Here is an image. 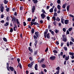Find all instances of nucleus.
<instances>
[{"mask_svg": "<svg viewBox=\"0 0 74 74\" xmlns=\"http://www.w3.org/2000/svg\"><path fill=\"white\" fill-rule=\"evenodd\" d=\"M3 5V4H1L0 7V11L1 12H3L4 11V7Z\"/></svg>", "mask_w": 74, "mask_h": 74, "instance_id": "obj_1", "label": "nucleus"}, {"mask_svg": "<svg viewBox=\"0 0 74 74\" xmlns=\"http://www.w3.org/2000/svg\"><path fill=\"white\" fill-rule=\"evenodd\" d=\"M55 59H56V57L54 56H51L50 58V59L51 60H54Z\"/></svg>", "mask_w": 74, "mask_h": 74, "instance_id": "obj_2", "label": "nucleus"}, {"mask_svg": "<svg viewBox=\"0 0 74 74\" xmlns=\"http://www.w3.org/2000/svg\"><path fill=\"white\" fill-rule=\"evenodd\" d=\"M60 67L59 66H58L56 68V69L57 70L56 72V73H57V74H59V71L60 70Z\"/></svg>", "mask_w": 74, "mask_h": 74, "instance_id": "obj_3", "label": "nucleus"}, {"mask_svg": "<svg viewBox=\"0 0 74 74\" xmlns=\"http://www.w3.org/2000/svg\"><path fill=\"white\" fill-rule=\"evenodd\" d=\"M35 6H33L32 8V12L33 14L34 12V11H35Z\"/></svg>", "mask_w": 74, "mask_h": 74, "instance_id": "obj_4", "label": "nucleus"}, {"mask_svg": "<svg viewBox=\"0 0 74 74\" xmlns=\"http://www.w3.org/2000/svg\"><path fill=\"white\" fill-rule=\"evenodd\" d=\"M41 16L42 19H44V18L46 17V15H45L44 13L42 14L41 15Z\"/></svg>", "mask_w": 74, "mask_h": 74, "instance_id": "obj_5", "label": "nucleus"}, {"mask_svg": "<svg viewBox=\"0 0 74 74\" xmlns=\"http://www.w3.org/2000/svg\"><path fill=\"white\" fill-rule=\"evenodd\" d=\"M35 34L36 35V36L37 37H39V36L40 35V34H39V33L38 32H35Z\"/></svg>", "mask_w": 74, "mask_h": 74, "instance_id": "obj_6", "label": "nucleus"}, {"mask_svg": "<svg viewBox=\"0 0 74 74\" xmlns=\"http://www.w3.org/2000/svg\"><path fill=\"white\" fill-rule=\"evenodd\" d=\"M14 26L15 27H14L13 28L14 30V31H16V30H17V26L15 24H14Z\"/></svg>", "mask_w": 74, "mask_h": 74, "instance_id": "obj_7", "label": "nucleus"}, {"mask_svg": "<svg viewBox=\"0 0 74 74\" xmlns=\"http://www.w3.org/2000/svg\"><path fill=\"white\" fill-rule=\"evenodd\" d=\"M64 23L66 25H67L68 23H69V20H66L64 21Z\"/></svg>", "mask_w": 74, "mask_h": 74, "instance_id": "obj_8", "label": "nucleus"}, {"mask_svg": "<svg viewBox=\"0 0 74 74\" xmlns=\"http://www.w3.org/2000/svg\"><path fill=\"white\" fill-rule=\"evenodd\" d=\"M69 56H66L65 58V60H68L69 59Z\"/></svg>", "mask_w": 74, "mask_h": 74, "instance_id": "obj_9", "label": "nucleus"}, {"mask_svg": "<svg viewBox=\"0 0 74 74\" xmlns=\"http://www.w3.org/2000/svg\"><path fill=\"white\" fill-rule=\"evenodd\" d=\"M47 33H48V32H45L44 33V36L45 38H47Z\"/></svg>", "mask_w": 74, "mask_h": 74, "instance_id": "obj_10", "label": "nucleus"}, {"mask_svg": "<svg viewBox=\"0 0 74 74\" xmlns=\"http://www.w3.org/2000/svg\"><path fill=\"white\" fill-rule=\"evenodd\" d=\"M29 51H30V52H31V53H33V50L32 49L31 47H29Z\"/></svg>", "mask_w": 74, "mask_h": 74, "instance_id": "obj_11", "label": "nucleus"}, {"mask_svg": "<svg viewBox=\"0 0 74 74\" xmlns=\"http://www.w3.org/2000/svg\"><path fill=\"white\" fill-rule=\"evenodd\" d=\"M47 38H50V35L49 33H48L47 34Z\"/></svg>", "mask_w": 74, "mask_h": 74, "instance_id": "obj_12", "label": "nucleus"}, {"mask_svg": "<svg viewBox=\"0 0 74 74\" xmlns=\"http://www.w3.org/2000/svg\"><path fill=\"white\" fill-rule=\"evenodd\" d=\"M16 22L17 23V25H20V23H19V22L18 19H16Z\"/></svg>", "mask_w": 74, "mask_h": 74, "instance_id": "obj_13", "label": "nucleus"}, {"mask_svg": "<svg viewBox=\"0 0 74 74\" xmlns=\"http://www.w3.org/2000/svg\"><path fill=\"white\" fill-rule=\"evenodd\" d=\"M61 7L60 6V5H58L57 6V8H58V10H61Z\"/></svg>", "mask_w": 74, "mask_h": 74, "instance_id": "obj_14", "label": "nucleus"}, {"mask_svg": "<svg viewBox=\"0 0 74 74\" xmlns=\"http://www.w3.org/2000/svg\"><path fill=\"white\" fill-rule=\"evenodd\" d=\"M12 21L13 22H16V19L15 18H13L12 20Z\"/></svg>", "mask_w": 74, "mask_h": 74, "instance_id": "obj_15", "label": "nucleus"}, {"mask_svg": "<svg viewBox=\"0 0 74 74\" xmlns=\"http://www.w3.org/2000/svg\"><path fill=\"white\" fill-rule=\"evenodd\" d=\"M10 70L12 71H14V68L10 66Z\"/></svg>", "mask_w": 74, "mask_h": 74, "instance_id": "obj_16", "label": "nucleus"}, {"mask_svg": "<svg viewBox=\"0 0 74 74\" xmlns=\"http://www.w3.org/2000/svg\"><path fill=\"white\" fill-rule=\"evenodd\" d=\"M69 55H71V56H72L73 55H74V53L73 52L71 53V52H69Z\"/></svg>", "mask_w": 74, "mask_h": 74, "instance_id": "obj_17", "label": "nucleus"}, {"mask_svg": "<svg viewBox=\"0 0 74 74\" xmlns=\"http://www.w3.org/2000/svg\"><path fill=\"white\" fill-rule=\"evenodd\" d=\"M38 65H37V64H36L35 65V70H37V67H38Z\"/></svg>", "mask_w": 74, "mask_h": 74, "instance_id": "obj_18", "label": "nucleus"}, {"mask_svg": "<svg viewBox=\"0 0 74 74\" xmlns=\"http://www.w3.org/2000/svg\"><path fill=\"white\" fill-rule=\"evenodd\" d=\"M3 2H4V4H7V3H8V1H7V0H4L3 1Z\"/></svg>", "mask_w": 74, "mask_h": 74, "instance_id": "obj_19", "label": "nucleus"}, {"mask_svg": "<svg viewBox=\"0 0 74 74\" xmlns=\"http://www.w3.org/2000/svg\"><path fill=\"white\" fill-rule=\"evenodd\" d=\"M66 37H65V38H63V40L64 41H65V42H66Z\"/></svg>", "mask_w": 74, "mask_h": 74, "instance_id": "obj_20", "label": "nucleus"}, {"mask_svg": "<svg viewBox=\"0 0 74 74\" xmlns=\"http://www.w3.org/2000/svg\"><path fill=\"white\" fill-rule=\"evenodd\" d=\"M34 41H35V43H34L35 46V47H36V45L37 44V41L36 40H34Z\"/></svg>", "mask_w": 74, "mask_h": 74, "instance_id": "obj_21", "label": "nucleus"}, {"mask_svg": "<svg viewBox=\"0 0 74 74\" xmlns=\"http://www.w3.org/2000/svg\"><path fill=\"white\" fill-rule=\"evenodd\" d=\"M56 21H58L59 22V21H60V18H59V17H58L56 19Z\"/></svg>", "mask_w": 74, "mask_h": 74, "instance_id": "obj_22", "label": "nucleus"}, {"mask_svg": "<svg viewBox=\"0 0 74 74\" xmlns=\"http://www.w3.org/2000/svg\"><path fill=\"white\" fill-rule=\"evenodd\" d=\"M36 35L34 36V38L35 40H36V39H37V37Z\"/></svg>", "mask_w": 74, "mask_h": 74, "instance_id": "obj_23", "label": "nucleus"}, {"mask_svg": "<svg viewBox=\"0 0 74 74\" xmlns=\"http://www.w3.org/2000/svg\"><path fill=\"white\" fill-rule=\"evenodd\" d=\"M53 8H51L49 10V12H53Z\"/></svg>", "mask_w": 74, "mask_h": 74, "instance_id": "obj_24", "label": "nucleus"}, {"mask_svg": "<svg viewBox=\"0 0 74 74\" xmlns=\"http://www.w3.org/2000/svg\"><path fill=\"white\" fill-rule=\"evenodd\" d=\"M3 39L4 41H5V42H7V38H3Z\"/></svg>", "mask_w": 74, "mask_h": 74, "instance_id": "obj_25", "label": "nucleus"}, {"mask_svg": "<svg viewBox=\"0 0 74 74\" xmlns=\"http://www.w3.org/2000/svg\"><path fill=\"white\" fill-rule=\"evenodd\" d=\"M69 8H70V5H68L67 7V10L68 11H69Z\"/></svg>", "mask_w": 74, "mask_h": 74, "instance_id": "obj_26", "label": "nucleus"}, {"mask_svg": "<svg viewBox=\"0 0 74 74\" xmlns=\"http://www.w3.org/2000/svg\"><path fill=\"white\" fill-rule=\"evenodd\" d=\"M8 25H9L8 23H6L4 25V26H8Z\"/></svg>", "mask_w": 74, "mask_h": 74, "instance_id": "obj_27", "label": "nucleus"}, {"mask_svg": "<svg viewBox=\"0 0 74 74\" xmlns=\"http://www.w3.org/2000/svg\"><path fill=\"white\" fill-rule=\"evenodd\" d=\"M52 19L54 20V21H55V20H56V17L55 16H53L52 17Z\"/></svg>", "mask_w": 74, "mask_h": 74, "instance_id": "obj_28", "label": "nucleus"}, {"mask_svg": "<svg viewBox=\"0 0 74 74\" xmlns=\"http://www.w3.org/2000/svg\"><path fill=\"white\" fill-rule=\"evenodd\" d=\"M31 31H32V34H33L34 33V29H32Z\"/></svg>", "mask_w": 74, "mask_h": 74, "instance_id": "obj_29", "label": "nucleus"}, {"mask_svg": "<svg viewBox=\"0 0 74 74\" xmlns=\"http://www.w3.org/2000/svg\"><path fill=\"white\" fill-rule=\"evenodd\" d=\"M19 67H20V69H22V65H21V64L20 63H19Z\"/></svg>", "mask_w": 74, "mask_h": 74, "instance_id": "obj_30", "label": "nucleus"}, {"mask_svg": "<svg viewBox=\"0 0 74 74\" xmlns=\"http://www.w3.org/2000/svg\"><path fill=\"white\" fill-rule=\"evenodd\" d=\"M28 67H30V68H31V67H32V65H31V64H29L28 65Z\"/></svg>", "mask_w": 74, "mask_h": 74, "instance_id": "obj_31", "label": "nucleus"}, {"mask_svg": "<svg viewBox=\"0 0 74 74\" xmlns=\"http://www.w3.org/2000/svg\"><path fill=\"white\" fill-rule=\"evenodd\" d=\"M10 10V8H8L6 9V11L7 12H9V10Z\"/></svg>", "mask_w": 74, "mask_h": 74, "instance_id": "obj_32", "label": "nucleus"}, {"mask_svg": "<svg viewBox=\"0 0 74 74\" xmlns=\"http://www.w3.org/2000/svg\"><path fill=\"white\" fill-rule=\"evenodd\" d=\"M62 8L64 9L66 8V4H64L62 6Z\"/></svg>", "mask_w": 74, "mask_h": 74, "instance_id": "obj_33", "label": "nucleus"}, {"mask_svg": "<svg viewBox=\"0 0 74 74\" xmlns=\"http://www.w3.org/2000/svg\"><path fill=\"white\" fill-rule=\"evenodd\" d=\"M42 11L43 12V13H44V14H46L45 11V10H44V9H42Z\"/></svg>", "mask_w": 74, "mask_h": 74, "instance_id": "obj_34", "label": "nucleus"}, {"mask_svg": "<svg viewBox=\"0 0 74 74\" xmlns=\"http://www.w3.org/2000/svg\"><path fill=\"white\" fill-rule=\"evenodd\" d=\"M44 61V59H42L40 61V63H41V62H43Z\"/></svg>", "mask_w": 74, "mask_h": 74, "instance_id": "obj_35", "label": "nucleus"}, {"mask_svg": "<svg viewBox=\"0 0 74 74\" xmlns=\"http://www.w3.org/2000/svg\"><path fill=\"white\" fill-rule=\"evenodd\" d=\"M42 67H43V68H45L46 67V66L44 64H43L42 65Z\"/></svg>", "mask_w": 74, "mask_h": 74, "instance_id": "obj_36", "label": "nucleus"}, {"mask_svg": "<svg viewBox=\"0 0 74 74\" xmlns=\"http://www.w3.org/2000/svg\"><path fill=\"white\" fill-rule=\"evenodd\" d=\"M73 45V42L71 41L70 42V45Z\"/></svg>", "mask_w": 74, "mask_h": 74, "instance_id": "obj_37", "label": "nucleus"}, {"mask_svg": "<svg viewBox=\"0 0 74 74\" xmlns=\"http://www.w3.org/2000/svg\"><path fill=\"white\" fill-rule=\"evenodd\" d=\"M37 51H36L34 52V55L35 56L36 55H37Z\"/></svg>", "mask_w": 74, "mask_h": 74, "instance_id": "obj_38", "label": "nucleus"}, {"mask_svg": "<svg viewBox=\"0 0 74 74\" xmlns=\"http://www.w3.org/2000/svg\"><path fill=\"white\" fill-rule=\"evenodd\" d=\"M32 20V18H28L27 21L29 22L30 21H31V20Z\"/></svg>", "mask_w": 74, "mask_h": 74, "instance_id": "obj_39", "label": "nucleus"}, {"mask_svg": "<svg viewBox=\"0 0 74 74\" xmlns=\"http://www.w3.org/2000/svg\"><path fill=\"white\" fill-rule=\"evenodd\" d=\"M61 1L60 0H58L57 1V3L58 4H60V3Z\"/></svg>", "mask_w": 74, "mask_h": 74, "instance_id": "obj_40", "label": "nucleus"}, {"mask_svg": "<svg viewBox=\"0 0 74 74\" xmlns=\"http://www.w3.org/2000/svg\"><path fill=\"white\" fill-rule=\"evenodd\" d=\"M63 32H66V29L65 28H63L62 29Z\"/></svg>", "mask_w": 74, "mask_h": 74, "instance_id": "obj_41", "label": "nucleus"}, {"mask_svg": "<svg viewBox=\"0 0 74 74\" xmlns=\"http://www.w3.org/2000/svg\"><path fill=\"white\" fill-rule=\"evenodd\" d=\"M17 60L18 62V63L19 64V62H20V59L19 58H17Z\"/></svg>", "mask_w": 74, "mask_h": 74, "instance_id": "obj_42", "label": "nucleus"}, {"mask_svg": "<svg viewBox=\"0 0 74 74\" xmlns=\"http://www.w3.org/2000/svg\"><path fill=\"white\" fill-rule=\"evenodd\" d=\"M57 8H56V7L55 8V9H54V12H56V11H57Z\"/></svg>", "mask_w": 74, "mask_h": 74, "instance_id": "obj_43", "label": "nucleus"}, {"mask_svg": "<svg viewBox=\"0 0 74 74\" xmlns=\"http://www.w3.org/2000/svg\"><path fill=\"white\" fill-rule=\"evenodd\" d=\"M20 10H22L23 9V7H20Z\"/></svg>", "mask_w": 74, "mask_h": 74, "instance_id": "obj_44", "label": "nucleus"}, {"mask_svg": "<svg viewBox=\"0 0 74 74\" xmlns=\"http://www.w3.org/2000/svg\"><path fill=\"white\" fill-rule=\"evenodd\" d=\"M10 32H11V33H12V32H13V29L12 28H11L10 29Z\"/></svg>", "mask_w": 74, "mask_h": 74, "instance_id": "obj_45", "label": "nucleus"}, {"mask_svg": "<svg viewBox=\"0 0 74 74\" xmlns=\"http://www.w3.org/2000/svg\"><path fill=\"white\" fill-rule=\"evenodd\" d=\"M53 52H54V53H58V51H57L56 50H54L53 51Z\"/></svg>", "mask_w": 74, "mask_h": 74, "instance_id": "obj_46", "label": "nucleus"}, {"mask_svg": "<svg viewBox=\"0 0 74 74\" xmlns=\"http://www.w3.org/2000/svg\"><path fill=\"white\" fill-rule=\"evenodd\" d=\"M53 15L54 16H57V13L56 12L54 13Z\"/></svg>", "mask_w": 74, "mask_h": 74, "instance_id": "obj_47", "label": "nucleus"}, {"mask_svg": "<svg viewBox=\"0 0 74 74\" xmlns=\"http://www.w3.org/2000/svg\"><path fill=\"white\" fill-rule=\"evenodd\" d=\"M64 48L65 51H67V48L66 47H64Z\"/></svg>", "mask_w": 74, "mask_h": 74, "instance_id": "obj_48", "label": "nucleus"}, {"mask_svg": "<svg viewBox=\"0 0 74 74\" xmlns=\"http://www.w3.org/2000/svg\"><path fill=\"white\" fill-rule=\"evenodd\" d=\"M34 3H37V2H38V1L37 0H36V1H33Z\"/></svg>", "mask_w": 74, "mask_h": 74, "instance_id": "obj_49", "label": "nucleus"}, {"mask_svg": "<svg viewBox=\"0 0 74 74\" xmlns=\"http://www.w3.org/2000/svg\"><path fill=\"white\" fill-rule=\"evenodd\" d=\"M1 18H4V15L3 14H1Z\"/></svg>", "mask_w": 74, "mask_h": 74, "instance_id": "obj_50", "label": "nucleus"}, {"mask_svg": "<svg viewBox=\"0 0 74 74\" xmlns=\"http://www.w3.org/2000/svg\"><path fill=\"white\" fill-rule=\"evenodd\" d=\"M70 57H71V59H74V55H72V57L71 56H70Z\"/></svg>", "mask_w": 74, "mask_h": 74, "instance_id": "obj_51", "label": "nucleus"}, {"mask_svg": "<svg viewBox=\"0 0 74 74\" xmlns=\"http://www.w3.org/2000/svg\"><path fill=\"white\" fill-rule=\"evenodd\" d=\"M59 32V30L56 29V30L55 32H56V33H58V32Z\"/></svg>", "mask_w": 74, "mask_h": 74, "instance_id": "obj_52", "label": "nucleus"}, {"mask_svg": "<svg viewBox=\"0 0 74 74\" xmlns=\"http://www.w3.org/2000/svg\"><path fill=\"white\" fill-rule=\"evenodd\" d=\"M73 28H70L69 29V32H70L72 30Z\"/></svg>", "mask_w": 74, "mask_h": 74, "instance_id": "obj_53", "label": "nucleus"}, {"mask_svg": "<svg viewBox=\"0 0 74 74\" xmlns=\"http://www.w3.org/2000/svg\"><path fill=\"white\" fill-rule=\"evenodd\" d=\"M23 24H24V26H26V22H23Z\"/></svg>", "mask_w": 74, "mask_h": 74, "instance_id": "obj_54", "label": "nucleus"}, {"mask_svg": "<svg viewBox=\"0 0 74 74\" xmlns=\"http://www.w3.org/2000/svg\"><path fill=\"white\" fill-rule=\"evenodd\" d=\"M53 40V41H55V40L56 39H55V37H52L51 38Z\"/></svg>", "mask_w": 74, "mask_h": 74, "instance_id": "obj_55", "label": "nucleus"}, {"mask_svg": "<svg viewBox=\"0 0 74 74\" xmlns=\"http://www.w3.org/2000/svg\"><path fill=\"white\" fill-rule=\"evenodd\" d=\"M63 53L62 52H61L60 53V55L61 56H63Z\"/></svg>", "mask_w": 74, "mask_h": 74, "instance_id": "obj_56", "label": "nucleus"}, {"mask_svg": "<svg viewBox=\"0 0 74 74\" xmlns=\"http://www.w3.org/2000/svg\"><path fill=\"white\" fill-rule=\"evenodd\" d=\"M34 25H37V23L36 22H34Z\"/></svg>", "mask_w": 74, "mask_h": 74, "instance_id": "obj_57", "label": "nucleus"}, {"mask_svg": "<svg viewBox=\"0 0 74 74\" xmlns=\"http://www.w3.org/2000/svg\"><path fill=\"white\" fill-rule=\"evenodd\" d=\"M33 63H34L33 62H31V63L30 64H31V66H32L33 65Z\"/></svg>", "mask_w": 74, "mask_h": 74, "instance_id": "obj_58", "label": "nucleus"}, {"mask_svg": "<svg viewBox=\"0 0 74 74\" xmlns=\"http://www.w3.org/2000/svg\"><path fill=\"white\" fill-rule=\"evenodd\" d=\"M7 21H9V17L8 16L7 17Z\"/></svg>", "mask_w": 74, "mask_h": 74, "instance_id": "obj_59", "label": "nucleus"}, {"mask_svg": "<svg viewBox=\"0 0 74 74\" xmlns=\"http://www.w3.org/2000/svg\"><path fill=\"white\" fill-rule=\"evenodd\" d=\"M69 16L71 17H72V18H74V16H73L71 14H69Z\"/></svg>", "mask_w": 74, "mask_h": 74, "instance_id": "obj_60", "label": "nucleus"}, {"mask_svg": "<svg viewBox=\"0 0 74 74\" xmlns=\"http://www.w3.org/2000/svg\"><path fill=\"white\" fill-rule=\"evenodd\" d=\"M47 20H49V18H50V17H49V16H47Z\"/></svg>", "mask_w": 74, "mask_h": 74, "instance_id": "obj_61", "label": "nucleus"}, {"mask_svg": "<svg viewBox=\"0 0 74 74\" xmlns=\"http://www.w3.org/2000/svg\"><path fill=\"white\" fill-rule=\"evenodd\" d=\"M51 34L52 35H54V32H53V31H51Z\"/></svg>", "mask_w": 74, "mask_h": 74, "instance_id": "obj_62", "label": "nucleus"}, {"mask_svg": "<svg viewBox=\"0 0 74 74\" xmlns=\"http://www.w3.org/2000/svg\"><path fill=\"white\" fill-rule=\"evenodd\" d=\"M48 47H47V48L45 50V52H47L48 51Z\"/></svg>", "mask_w": 74, "mask_h": 74, "instance_id": "obj_63", "label": "nucleus"}, {"mask_svg": "<svg viewBox=\"0 0 74 74\" xmlns=\"http://www.w3.org/2000/svg\"><path fill=\"white\" fill-rule=\"evenodd\" d=\"M57 12L58 13V14H59V13H60V10H58V11Z\"/></svg>", "mask_w": 74, "mask_h": 74, "instance_id": "obj_64", "label": "nucleus"}]
</instances>
